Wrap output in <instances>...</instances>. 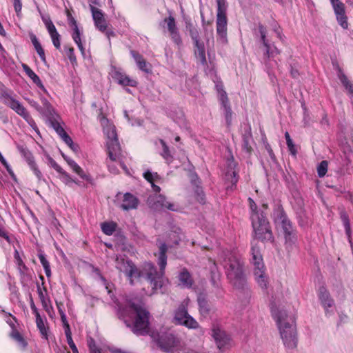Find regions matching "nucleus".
<instances>
[{
    "label": "nucleus",
    "mask_w": 353,
    "mask_h": 353,
    "mask_svg": "<svg viewBox=\"0 0 353 353\" xmlns=\"http://www.w3.org/2000/svg\"><path fill=\"white\" fill-rule=\"evenodd\" d=\"M236 167L235 163L233 161L229 162L228 168L229 170L226 172L225 176L227 179H231V183L232 185H236V183L238 182V176L236 172L235 171L234 168Z\"/></svg>",
    "instance_id": "obj_35"
},
{
    "label": "nucleus",
    "mask_w": 353,
    "mask_h": 353,
    "mask_svg": "<svg viewBox=\"0 0 353 353\" xmlns=\"http://www.w3.org/2000/svg\"><path fill=\"white\" fill-rule=\"evenodd\" d=\"M159 143L162 147L163 151L161 153L162 157L168 163H170L172 161V156L171 155L169 148L165 141L162 139L159 140Z\"/></svg>",
    "instance_id": "obj_38"
},
{
    "label": "nucleus",
    "mask_w": 353,
    "mask_h": 353,
    "mask_svg": "<svg viewBox=\"0 0 353 353\" xmlns=\"http://www.w3.org/2000/svg\"><path fill=\"white\" fill-rule=\"evenodd\" d=\"M101 124L106 137V145L108 156L111 162L108 163V169L112 174H117L115 164L118 163L124 170L126 174H130L127 167L120 161V145L118 141L117 134L114 125L105 117H101Z\"/></svg>",
    "instance_id": "obj_3"
},
{
    "label": "nucleus",
    "mask_w": 353,
    "mask_h": 353,
    "mask_svg": "<svg viewBox=\"0 0 353 353\" xmlns=\"http://www.w3.org/2000/svg\"><path fill=\"white\" fill-rule=\"evenodd\" d=\"M190 32V36L192 39L194 40L195 46L196 48V50H195V54L198 59L201 61V63L204 64L206 63L204 45L203 43H201L199 41V34L196 29H191Z\"/></svg>",
    "instance_id": "obj_19"
},
{
    "label": "nucleus",
    "mask_w": 353,
    "mask_h": 353,
    "mask_svg": "<svg viewBox=\"0 0 353 353\" xmlns=\"http://www.w3.org/2000/svg\"><path fill=\"white\" fill-rule=\"evenodd\" d=\"M60 316H61V321L63 323V326H66V325H69L67 321V318H66L65 314L64 312H60Z\"/></svg>",
    "instance_id": "obj_63"
},
{
    "label": "nucleus",
    "mask_w": 353,
    "mask_h": 353,
    "mask_svg": "<svg viewBox=\"0 0 353 353\" xmlns=\"http://www.w3.org/2000/svg\"><path fill=\"white\" fill-rule=\"evenodd\" d=\"M143 176L149 183H151L152 189L155 192H160V187L154 184V182H158V181L160 179V176L157 172H151L150 171L148 170L144 172Z\"/></svg>",
    "instance_id": "obj_31"
},
{
    "label": "nucleus",
    "mask_w": 353,
    "mask_h": 353,
    "mask_svg": "<svg viewBox=\"0 0 353 353\" xmlns=\"http://www.w3.org/2000/svg\"><path fill=\"white\" fill-rule=\"evenodd\" d=\"M21 67L26 74L32 81V82L43 92L47 93V90L39 76L27 64L22 63Z\"/></svg>",
    "instance_id": "obj_27"
},
{
    "label": "nucleus",
    "mask_w": 353,
    "mask_h": 353,
    "mask_svg": "<svg viewBox=\"0 0 353 353\" xmlns=\"http://www.w3.org/2000/svg\"><path fill=\"white\" fill-rule=\"evenodd\" d=\"M61 156L63 158V159L67 162L68 165L71 168V169L77 174L81 179L92 182V178L90 175L86 174L83 169L72 159L68 157L67 155H65L64 153L61 152Z\"/></svg>",
    "instance_id": "obj_23"
},
{
    "label": "nucleus",
    "mask_w": 353,
    "mask_h": 353,
    "mask_svg": "<svg viewBox=\"0 0 353 353\" xmlns=\"http://www.w3.org/2000/svg\"><path fill=\"white\" fill-rule=\"evenodd\" d=\"M1 165H3L6 168V169L7 170L8 172L12 177V179L14 181H17V178H16V176H15L13 170H12L10 166L8 165V163L6 162V161L4 159V158L2 156H1Z\"/></svg>",
    "instance_id": "obj_50"
},
{
    "label": "nucleus",
    "mask_w": 353,
    "mask_h": 353,
    "mask_svg": "<svg viewBox=\"0 0 353 353\" xmlns=\"http://www.w3.org/2000/svg\"><path fill=\"white\" fill-rule=\"evenodd\" d=\"M64 330H65V334L66 336V339H68V337H72V333H71L70 325H66V326H64Z\"/></svg>",
    "instance_id": "obj_61"
},
{
    "label": "nucleus",
    "mask_w": 353,
    "mask_h": 353,
    "mask_svg": "<svg viewBox=\"0 0 353 353\" xmlns=\"http://www.w3.org/2000/svg\"><path fill=\"white\" fill-rule=\"evenodd\" d=\"M338 77L347 90L350 96L353 97V85L348 81L346 76L342 72V71L339 69L338 71Z\"/></svg>",
    "instance_id": "obj_36"
},
{
    "label": "nucleus",
    "mask_w": 353,
    "mask_h": 353,
    "mask_svg": "<svg viewBox=\"0 0 353 353\" xmlns=\"http://www.w3.org/2000/svg\"><path fill=\"white\" fill-rule=\"evenodd\" d=\"M281 224L283 230L286 243H292L296 239V234L294 232L290 221L285 214L281 212Z\"/></svg>",
    "instance_id": "obj_18"
},
{
    "label": "nucleus",
    "mask_w": 353,
    "mask_h": 353,
    "mask_svg": "<svg viewBox=\"0 0 353 353\" xmlns=\"http://www.w3.org/2000/svg\"><path fill=\"white\" fill-rule=\"evenodd\" d=\"M10 336L21 350H23L26 348L28 343L18 329L14 330V331H10Z\"/></svg>",
    "instance_id": "obj_30"
},
{
    "label": "nucleus",
    "mask_w": 353,
    "mask_h": 353,
    "mask_svg": "<svg viewBox=\"0 0 353 353\" xmlns=\"http://www.w3.org/2000/svg\"><path fill=\"white\" fill-rule=\"evenodd\" d=\"M251 255L254 280L261 289L265 290L269 283L268 276L265 272L266 269L263 263L261 250L254 243H252V247H251Z\"/></svg>",
    "instance_id": "obj_5"
},
{
    "label": "nucleus",
    "mask_w": 353,
    "mask_h": 353,
    "mask_svg": "<svg viewBox=\"0 0 353 353\" xmlns=\"http://www.w3.org/2000/svg\"><path fill=\"white\" fill-rule=\"evenodd\" d=\"M217 14H216V34L217 41L221 44L228 43L227 38V3L225 0H216Z\"/></svg>",
    "instance_id": "obj_8"
},
{
    "label": "nucleus",
    "mask_w": 353,
    "mask_h": 353,
    "mask_svg": "<svg viewBox=\"0 0 353 353\" xmlns=\"http://www.w3.org/2000/svg\"><path fill=\"white\" fill-rule=\"evenodd\" d=\"M69 24L71 26V28H72V39L74 40V43L77 45L81 54L84 56L85 55V48H84L82 41H81L82 32L79 28L77 21H75L74 19H73V18L70 19Z\"/></svg>",
    "instance_id": "obj_20"
},
{
    "label": "nucleus",
    "mask_w": 353,
    "mask_h": 353,
    "mask_svg": "<svg viewBox=\"0 0 353 353\" xmlns=\"http://www.w3.org/2000/svg\"><path fill=\"white\" fill-rule=\"evenodd\" d=\"M92 18L94 21L95 26L101 32L106 30V21L104 19L102 12L97 8L90 6Z\"/></svg>",
    "instance_id": "obj_24"
},
{
    "label": "nucleus",
    "mask_w": 353,
    "mask_h": 353,
    "mask_svg": "<svg viewBox=\"0 0 353 353\" xmlns=\"http://www.w3.org/2000/svg\"><path fill=\"white\" fill-rule=\"evenodd\" d=\"M148 202L151 207L156 210L168 209L171 211H176L178 210L174 203L168 202L165 197L161 194L150 196L148 199Z\"/></svg>",
    "instance_id": "obj_12"
},
{
    "label": "nucleus",
    "mask_w": 353,
    "mask_h": 353,
    "mask_svg": "<svg viewBox=\"0 0 353 353\" xmlns=\"http://www.w3.org/2000/svg\"><path fill=\"white\" fill-rule=\"evenodd\" d=\"M259 33L263 42V44L265 48V55L268 58H273L280 54L281 51L273 44L268 43L266 39V30L263 26L259 27Z\"/></svg>",
    "instance_id": "obj_17"
},
{
    "label": "nucleus",
    "mask_w": 353,
    "mask_h": 353,
    "mask_svg": "<svg viewBox=\"0 0 353 353\" xmlns=\"http://www.w3.org/2000/svg\"><path fill=\"white\" fill-rule=\"evenodd\" d=\"M223 266L228 279L234 286L239 288L244 283L245 276L242 264L236 254H230V256L224 260Z\"/></svg>",
    "instance_id": "obj_6"
},
{
    "label": "nucleus",
    "mask_w": 353,
    "mask_h": 353,
    "mask_svg": "<svg viewBox=\"0 0 353 353\" xmlns=\"http://www.w3.org/2000/svg\"><path fill=\"white\" fill-rule=\"evenodd\" d=\"M341 219H342V221H343V223L344 225L345 232H346L347 235L348 236V237L350 238V234H351V229H350V223L349 221V219H348L347 216L345 214L341 215Z\"/></svg>",
    "instance_id": "obj_48"
},
{
    "label": "nucleus",
    "mask_w": 353,
    "mask_h": 353,
    "mask_svg": "<svg viewBox=\"0 0 353 353\" xmlns=\"http://www.w3.org/2000/svg\"><path fill=\"white\" fill-rule=\"evenodd\" d=\"M52 126L57 134L61 138L63 135L66 134L67 132L65 131L63 125L57 121H52Z\"/></svg>",
    "instance_id": "obj_44"
},
{
    "label": "nucleus",
    "mask_w": 353,
    "mask_h": 353,
    "mask_svg": "<svg viewBox=\"0 0 353 353\" xmlns=\"http://www.w3.org/2000/svg\"><path fill=\"white\" fill-rule=\"evenodd\" d=\"M1 237L4 238L8 243H12L14 241V238L9 236L7 234L1 231Z\"/></svg>",
    "instance_id": "obj_62"
},
{
    "label": "nucleus",
    "mask_w": 353,
    "mask_h": 353,
    "mask_svg": "<svg viewBox=\"0 0 353 353\" xmlns=\"http://www.w3.org/2000/svg\"><path fill=\"white\" fill-rule=\"evenodd\" d=\"M189 299H185L174 312V322L180 325H183L188 329H196L199 327L198 322L191 316L187 310Z\"/></svg>",
    "instance_id": "obj_10"
},
{
    "label": "nucleus",
    "mask_w": 353,
    "mask_h": 353,
    "mask_svg": "<svg viewBox=\"0 0 353 353\" xmlns=\"http://www.w3.org/2000/svg\"><path fill=\"white\" fill-rule=\"evenodd\" d=\"M212 336L219 350L223 352L230 345V339L226 333L219 327L212 329Z\"/></svg>",
    "instance_id": "obj_13"
},
{
    "label": "nucleus",
    "mask_w": 353,
    "mask_h": 353,
    "mask_svg": "<svg viewBox=\"0 0 353 353\" xmlns=\"http://www.w3.org/2000/svg\"><path fill=\"white\" fill-rule=\"evenodd\" d=\"M318 295L323 307L327 312L328 308H331L334 305V301L330 298V294L325 288L321 287L319 290Z\"/></svg>",
    "instance_id": "obj_28"
},
{
    "label": "nucleus",
    "mask_w": 353,
    "mask_h": 353,
    "mask_svg": "<svg viewBox=\"0 0 353 353\" xmlns=\"http://www.w3.org/2000/svg\"><path fill=\"white\" fill-rule=\"evenodd\" d=\"M117 223L113 221L103 222L101 224L102 232L106 235H112L117 228Z\"/></svg>",
    "instance_id": "obj_37"
},
{
    "label": "nucleus",
    "mask_w": 353,
    "mask_h": 353,
    "mask_svg": "<svg viewBox=\"0 0 353 353\" xmlns=\"http://www.w3.org/2000/svg\"><path fill=\"white\" fill-rule=\"evenodd\" d=\"M198 303H199L200 314L203 316H206L208 315V311H209L207 302L205 301V300L204 299L199 298Z\"/></svg>",
    "instance_id": "obj_43"
},
{
    "label": "nucleus",
    "mask_w": 353,
    "mask_h": 353,
    "mask_svg": "<svg viewBox=\"0 0 353 353\" xmlns=\"http://www.w3.org/2000/svg\"><path fill=\"white\" fill-rule=\"evenodd\" d=\"M30 306L31 310L32 311V313L34 314L35 317L37 316L38 315H40L39 310L36 307V305L34 303V301L32 298L30 299Z\"/></svg>",
    "instance_id": "obj_59"
},
{
    "label": "nucleus",
    "mask_w": 353,
    "mask_h": 353,
    "mask_svg": "<svg viewBox=\"0 0 353 353\" xmlns=\"http://www.w3.org/2000/svg\"><path fill=\"white\" fill-rule=\"evenodd\" d=\"M271 313L276 321L284 345L288 349L296 347L297 343L296 327L294 321L283 310H279L275 305H271Z\"/></svg>",
    "instance_id": "obj_4"
},
{
    "label": "nucleus",
    "mask_w": 353,
    "mask_h": 353,
    "mask_svg": "<svg viewBox=\"0 0 353 353\" xmlns=\"http://www.w3.org/2000/svg\"><path fill=\"white\" fill-rule=\"evenodd\" d=\"M164 22L167 24L168 30L172 40L176 43L179 44L181 42V39L176 26L175 20L173 17L170 16L169 17L164 19Z\"/></svg>",
    "instance_id": "obj_25"
},
{
    "label": "nucleus",
    "mask_w": 353,
    "mask_h": 353,
    "mask_svg": "<svg viewBox=\"0 0 353 353\" xmlns=\"http://www.w3.org/2000/svg\"><path fill=\"white\" fill-rule=\"evenodd\" d=\"M30 306L31 310L32 311V313L34 314L35 317L37 316L38 315H40L39 310L36 307V305L34 303V301L32 298L30 299Z\"/></svg>",
    "instance_id": "obj_58"
},
{
    "label": "nucleus",
    "mask_w": 353,
    "mask_h": 353,
    "mask_svg": "<svg viewBox=\"0 0 353 353\" xmlns=\"http://www.w3.org/2000/svg\"><path fill=\"white\" fill-rule=\"evenodd\" d=\"M30 38L31 40V42L32 45L34 46V48L35 50L37 51V54H39L40 59L42 61L46 62V55L44 50L43 49L41 43H39L38 39L37 38L36 35L34 34H30Z\"/></svg>",
    "instance_id": "obj_32"
},
{
    "label": "nucleus",
    "mask_w": 353,
    "mask_h": 353,
    "mask_svg": "<svg viewBox=\"0 0 353 353\" xmlns=\"http://www.w3.org/2000/svg\"><path fill=\"white\" fill-rule=\"evenodd\" d=\"M48 165L53 168L58 173L62 172V168L50 156L47 155Z\"/></svg>",
    "instance_id": "obj_49"
},
{
    "label": "nucleus",
    "mask_w": 353,
    "mask_h": 353,
    "mask_svg": "<svg viewBox=\"0 0 353 353\" xmlns=\"http://www.w3.org/2000/svg\"><path fill=\"white\" fill-rule=\"evenodd\" d=\"M13 5L18 17H20L22 8L21 0H13Z\"/></svg>",
    "instance_id": "obj_53"
},
{
    "label": "nucleus",
    "mask_w": 353,
    "mask_h": 353,
    "mask_svg": "<svg viewBox=\"0 0 353 353\" xmlns=\"http://www.w3.org/2000/svg\"><path fill=\"white\" fill-rule=\"evenodd\" d=\"M159 249L158 264L160 267V271L159 272H157L154 266L151 263H144L142 270H139L125 256L119 255L116 257L115 266L117 269L125 274L131 285H135L137 283L145 285L146 283L151 286V291H147L144 293L147 295H151L159 289L161 290L168 282V280L163 277L164 270L167 264L166 245L165 243L161 244Z\"/></svg>",
    "instance_id": "obj_1"
},
{
    "label": "nucleus",
    "mask_w": 353,
    "mask_h": 353,
    "mask_svg": "<svg viewBox=\"0 0 353 353\" xmlns=\"http://www.w3.org/2000/svg\"><path fill=\"white\" fill-rule=\"evenodd\" d=\"M30 104L32 107L35 108H36V109H37L39 112H41V113H44V112H43V110H42V108L39 105V104H38L36 101H30Z\"/></svg>",
    "instance_id": "obj_60"
},
{
    "label": "nucleus",
    "mask_w": 353,
    "mask_h": 353,
    "mask_svg": "<svg viewBox=\"0 0 353 353\" xmlns=\"http://www.w3.org/2000/svg\"><path fill=\"white\" fill-rule=\"evenodd\" d=\"M1 99L5 105L21 116L37 134H39V130L34 119L19 101L9 94H1Z\"/></svg>",
    "instance_id": "obj_9"
},
{
    "label": "nucleus",
    "mask_w": 353,
    "mask_h": 353,
    "mask_svg": "<svg viewBox=\"0 0 353 353\" xmlns=\"http://www.w3.org/2000/svg\"><path fill=\"white\" fill-rule=\"evenodd\" d=\"M179 285L184 288H190L192 285V279L190 273L186 270H183L179 275Z\"/></svg>",
    "instance_id": "obj_33"
},
{
    "label": "nucleus",
    "mask_w": 353,
    "mask_h": 353,
    "mask_svg": "<svg viewBox=\"0 0 353 353\" xmlns=\"http://www.w3.org/2000/svg\"><path fill=\"white\" fill-rule=\"evenodd\" d=\"M330 1L337 22L343 29H347L348 28V22L345 4L340 0H330Z\"/></svg>",
    "instance_id": "obj_11"
},
{
    "label": "nucleus",
    "mask_w": 353,
    "mask_h": 353,
    "mask_svg": "<svg viewBox=\"0 0 353 353\" xmlns=\"http://www.w3.org/2000/svg\"><path fill=\"white\" fill-rule=\"evenodd\" d=\"M118 315L132 331L139 335L149 332L150 313L144 305L139 302H128L124 307H119Z\"/></svg>",
    "instance_id": "obj_2"
},
{
    "label": "nucleus",
    "mask_w": 353,
    "mask_h": 353,
    "mask_svg": "<svg viewBox=\"0 0 353 353\" xmlns=\"http://www.w3.org/2000/svg\"><path fill=\"white\" fill-rule=\"evenodd\" d=\"M110 74L112 79L122 86L135 87L137 85L136 80L126 75L119 68L114 67L112 68L110 72Z\"/></svg>",
    "instance_id": "obj_14"
},
{
    "label": "nucleus",
    "mask_w": 353,
    "mask_h": 353,
    "mask_svg": "<svg viewBox=\"0 0 353 353\" xmlns=\"http://www.w3.org/2000/svg\"><path fill=\"white\" fill-rule=\"evenodd\" d=\"M1 319L10 326V331H14V330H17L19 327V323L16 319V318L7 313L1 314Z\"/></svg>",
    "instance_id": "obj_34"
},
{
    "label": "nucleus",
    "mask_w": 353,
    "mask_h": 353,
    "mask_svg": "<svg viewBox=\"0 0 353 353\" xmlns=\"http://www.w3.org/2000/svg\"><path fill=\"white\" fill-rule=\"evenodd\" d=\"M151 336L166 351H169L174 347L178 343L176 338L172 334L160 336L159 334L155 335L152 333Z\"/></svg>",
    "instance_id": "obj_15"
},
{
    "label": "nucleus",
    "mask_w": 353,
    "mask_h": 353,
    "mask_svg": "<svg viewBox=\"0 0 353 353\" xmlns=\"http://www.w3.org/2000/svg\"><path fill=\"white\" fill-rule=\"evenodd\" d=\"M43 21L48 30L49 34L57 32V29L52 21L48 17H43Z\"/></svg>",
    "instance_id": "obj_45"
},
{
    "label": "nucleus",
    "mask_w": 353,
    "mask_h": 353,
    "mask_svg": "<svg viewBox=\"0 0 353 353\" xmlns=\"http://www.w3.org/2000/svg\"><path fill=\"white\" fill-rule=\"evenodd\" d=\"M35 323L42 339L48 341L49 327L48 326L46 318H43L41 315H38L35 317Z\"/></svg>",
    "instance_id": "obj_29"
},
{
    "label": "nucleus",
    "mask_w": 353,
    "mask_h": 353,
    "mask_svg": "<svg viewBox=\"0 0 353 353\" xmlns=\"http://www.w3.org/2000/svg\"><path fill=\"white\" fill-rule=\"evenodd\" d=\"M41 103H42L44 108L46 110V111L49 113H51V112L52 110V108L50 102L46 98H41Z\"/></svg>",
    "instance_id": "obj_54"
},
{
    "label": "nucleus",
    "mask_w": 353,
    "mask_h": 353,
    "mask_svg": "<svg viewBox=\"0 0 353 353\" xmlns=\"http://www.w3.org/2000/svg\"><path fill=\"white\" fill-rule=\"evenodd\" d=\"M327 162L326 161H323L320 163V164L317 167V172L319 177H323L327 171Z\"/></svg>",
    "instance_id": "obj_46"
},
{
    "label": "nucleus",
    "mask_w": 353,
    "mask_h": 353,
    "mask_svg": "<svg viewBox=\"0 0 353 353\" xmlns=\"http://www.w3.org/2000/svg\"><path fill=\"white\" fill-rule=\"evenodd\" d=\"M67 342L71 348L72 353H79L77 347L75 345L72 337H68V339H67Z\"/></svg>",
    "instance_id": "obj_55"
},
{
    "label": "nucleus",
    "mask_w": 353,
    "mask_h": 353,
    "mask_svg": "<svg viewBox=\"0 0 353 353\" xmlns=\"http://www.w3.org/2000/svg\"><path fill=\"white\" fill-rule=\"evenodd\" d=\"M61 140L74 152L79 151L78 145L74 143L71 137L66 133L61 137Z\"/></svg>",
    "instance_id": "obj_41"
},
{
    "label": "nucleus",
    "mask_w": 353,
    "mask_h": 353,
    "mask_svg": "<svg viewBox=\"0 0 353 353\" xmlns=\"http://www.w3.org/2000/svg\"><path fill=\"white\" fill-rule=\"evenodd\" d=\"M252 225L254 234V239L252 242L260 249V247L256 242V240L262 241H273V235L270 230L269 222L265 216H259L254 214L252 216Z\"/></svg>",
    "instance_id": "obj_7"
},
{
    "label": "nucleus",
    "mask_w": 353,
    "mask_h": 353,
    "mask_svg": "<svg viewBox=\"0 0 353 353\" xmlns=\"http://www.w3.org/2000/svg\"><path fill=\"white\" fill-rule=\"evenodd\" d=\"M50 37L52 39V43H53V45L54 46V47L57 49H59L61 47V43H60V35L58 33V32L56 33L50 34Z\"/></svg>",
    "instance_id": "obj_51"
},
{
    "label": "nucleus",
    "mask_w": 353,
    "mask_h": 353,
    "mask_svg": "<svg viewBox=\"0 0 353 353\" xmlns=\"http://www.w3.org/2000/svg\"><path fill=\"white\" fill-rule=\"evenodd\" d=\"M38 256H39V261L44 269L46 276L48 278L50 277L51 270H50V265L48 261L46 259V258L45 257V255L43 253H39L38 254Z\"/></svg>",
    "instance_id": "obj_40"
},
{
    "label": "nucleus",
    "mask_w": 353,
    "mask_h": 353,
    "mask_svg": "<svg viewBox=\"0 0 353 353\" xmlns=\"http://www.w3.org/2000/svg\"><path fill=\"white\" fill-rule=\"evenodd\" d=\"M67 55L70 59V61H71V63H74L76 61V57L74 55V49L72 48H68V51H67Z\"/></svg>",
    "instance_id": "obj_56"
},
{
    "label": "nucleus",
    "mask_w": 353,
    "mask_h": 353,
    "mask_svg": "<svg viewBox=\"0 0 353 353\" xmlns=\"http://www.w3.org/2000/svg\"><path fill=\"white\" fill-rule=\"evenodd\" d=\"M248 201H249V204H250V210H251V215H250V219H252V216L254 214H258L259 216H265L263 213V212H260L258 208H257V206L256 205V203H254V201H253L252 199L251 198H249L248 199Z\"/></svg>",
    "instance_id": "obj_47"
},
{
    "label": "nucleus",
    "mask_w": 353,
    "mask_h": 353,
    "mask_svg": "<svg viewBox=\"0 0 353 353\" xmlns=\"http://www.w3.org/2000/svg\"><path fill=\"white\" fill-rule=\"evenodd\" d=\"M216 90L219 94V101L221 103L222 107L224 108L225 119L228 123H230V120L232 116V112L228 103V99L226 94V92L223 90L222 85L217 84L216 85Z\"/></svg>",
    "instance_id": "obj_22"
},
{
    "label": "nucleus",
    "mask_w": 353,
    "mask_h": 353,
    "mask_svg": "<svg viewBox=\"0 0 353 353\" xmlns=\"http://www.w3.org/2000/svg\"><path fill=\"white\" fill-rule=\"evenodd\" d=\"M21 152L28 165H29L30 170L33 172L37 178L39 180H41L43 176L37 163H35L32 154L27 149H22Z\"/></svg>",
    "instance_id": "obj_21"
},
{
    "label": "nucleus",
    "mask_w": 353,
    "mask_h": 353,
    "mask_svg": "<svg viewBox=\"0 0 353 353\" xmlns=\"http://www.w3.org/2000/svg\"><path fill=\"white\" fill-rule=\"evenodd\" d=\"M287 143V145H288V148L289 149V151L290 152V153L293 155V156H296V147L293 143L292 141H289Z\"/></svg>",
    "instance_id": "obj_57"
},
{
    "label": "nucleus",
    "mask_w": 353,
    "mask_h": 353,
    "mask_svg": "<svg viewBox=\"0 0 353 353\" xmlns=\"http://www.w3.org/2000/svg\"><path fill=\"white\" fill-rule=\"evenodd\" d=\"M14 256L15 262L18 267L19 270L21 273H23L26 270V266L25 265L22 259L19 254V252H18V250L17 249L14 250Z\"/></svg>",
    "instance_id": "obj_42"
},
{
    "label": "nucleus",
    "mask_w": 353,
    "mask_h": 353,
    "mask_svg": "<svg viewBox=\"0 0 353 353\" xmlns=\"http://www.w3.org/2000/svg\"><path fill=\"white\" fill-rule=\"evenodd\" d=\"M37 293L41 305L43 306V308L48 314H50L52 311L53 308L51 304L50 299L48 295L46 289L45 288L38 286Z\"/></svg>",
    "instance_id": "obj_26"
},
{
    "label": "nucleus",
    "mask_w": 353,
    "mask_h": 353,
    "mask_svg": "<svg viewBox=\"0 0 353 353\" xmlns=\"http://www.w3.org/2000/svg\"><path fill=\"white\" fill-rule=\"evenodd\" d=\"M132 55L134 57L139 69L143 71L148 72V64L144 61V59L142 58V57L134 52H132Z\"/></svg>",
    "instance_id": "obj_39"
},
{
    "label": "nucleus",
    "mask_w": 353,
    "mask_h": 353,
    "mask_svg": "<svg viewBox=\"0 0 353 353\" xmlns=\"http://www.w3.org/2000/svg\"><path fill=\"white\" fill-rule=\"evenodd\" d=\"M285 137L286 139V143L292 141V139L290 138V134L288 132L285 133Z\"/></svg>",
    "instance_id": "obj_64"
},
{
    "label": "nucleus",
    "mask_w": 353,
    "mask_h": 353,
    "mask_svg": "<svg viewBox=\"0 0 353 353\" xmlns=\"http://www.w3.org/2000/svg\"><path fill=\"white\" fill-rule=\"evenodd\" d=\"M59 173L62 175L61 180L65 184L68 185L70 183L74 182V181L71 178L70 174L68 173H67L65 171H64L63 169H62V172H59Z\"/></svg>",
    "instance_id": "obj_52"
},
{
    "label": "nucleus",
    "mask_w": 353,
    "mask_h": 353,
    "mask_svg": "<svg viewBox=\"0 0 353 353\" xmlns=\"http://www.w3.org/2000/svg\"><path fill=\"white\" fill-rule=\"evenodd\" d=\"M117 199L121 201V208L125 210L135 209L139 203L137 197L130 193L124 194L119 193L117 195Z\"/></svg>",
    "instance_id": "obj_16"
}]
</instances>
